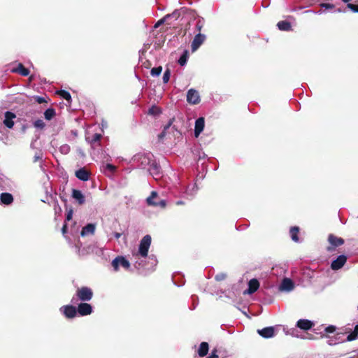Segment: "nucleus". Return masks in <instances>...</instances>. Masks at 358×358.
Instances as JSON below:
<instances>
[{
	"label": "nucleus",
	"mask_w": 358,
	"mask_h": 358,
	"mask_svg": "<svg viewBox=\"0 0 358 358\" xmlns=\"http://www.w3.org/2000/svg\"><path fill=\"white\" fill-rule=\"evenodd\" d=\"M151 236L145 235L141 240L138 249L133 252L134 266L137 269L153 270L157 266V259L154 255H148V250L151 245Z\"/></svg>",
	"instance_id": "obj_1"
},
{
	"label": "nucleus",
	"mask_w": 358,
	"mask_h": 358,
	"mask_svg": "<svg viewBox=\"0 0 358 358\" xmlns=\"http://www.w3.org/2000/svg\"><path fill=\"white\" fill-rule=\"evenodd\" d=\"M344 336L343 333H337L334 336H328L327 343L329 345H334L336 344L343 342L344 341H352L358 338V324L354 327V330L351 331L348 336L346 339L343 338Z\"/></svg>",
	"instance_id": "obj_2"
},
{
	"label": "nucleus",
	"mask_w": 358,
	"mask_h": 358,
	"mask_svg": "<svg viewBox=\"0 0 358 358\" xmlns=\"http://www.w3.org/2000/svg\"><path fill=\"white\" fill-rule=\"evenodd\" d=\"M93 297V292L89 287H81L77 289L76 294L72 297L71 302L76 304L78 301H90Z\"/></svg>",
	"instance_id": "obj_3"
},
{
	"label": "nucleus",
	"mask_w": 358,
	"mask_h": 358,
	"mask_svg": "<svg viewBox=\"0 0 358 358\" xmlns=\"http://www.w3.org/2000/svg\"><path fill=\"white\" fill-rule=\"evenodd\" d=\"M152 157L151 153H138L132 157L131 162L138 168L145 169L152 163Z\"/></svg>",
	"instance_id": "obj_4"
},
{
	"label": "nucleus",
	"mask_w": 358,
	"mask_h": 358,
	"mask_svg": "<svg viewBox=\"0 0 358 358\" xmlns=\"http://www.w3.org/2000/svg\"><path fill=\"white\" fill-rule=\"evenodd\" d=\"M111 265L113 268L114 271L117 272L120 269V266L129 270L130 268L129 262L123 256L116 257L111 262Z\"/></svg>",
	"instance_id": "obj_5"
},
{
	"label": "nucleus",
	"mask_w": 358,
	"mask_h": 358,
	"mask_svg": "<svg viewBox=\"0 0 358 358\" xmlns=\"http://www.w3.org/2000/svg\"><path fill=\"white\" fill-rule=\"evenodd\" d=\"M158 196V194L156 191H152L150 194V195L147 198L146 202L148 206H159L162 208H165L166 205V201L164 199H161L159 201H155L154 199H155Z\"/></svg>",
	"instance_id": "obj_6"
},
{
	"label": "nucleus",
	"mask_w": 358,
	"mask_h": 358,
	"mask_svg": "<svg viewBox=\"0 0 358 358\" xmlns=\"http://www.w3.org/2000/svg\"><path fill=\"white\" fill-rule=\"evenodd\" d=\"M102 138V135L101 134H94L92 136L90 134H87L85 136L86 141L90 144L91 148L94 149L96 146H100V140Z\"/></svg>",
	"instance_id": "obj_7"
},
{
	"label": "nucleus",
	"mask_w": 358,
	"mask_h": 358,
	"mask_svg": "<svg viewBox=\"0 0 358 358\" xmlns=\"http://www.w3.org/2000/svg\"><path fill=\"white\" fill-rule=\"evenodd\" d=\"M60 311L68 319L74 318L77 315V308L73 305H66L60 308Z\"/></svg>",
	"instance_id": "obj_8"
},
{
	"label": "nucleus",
	"mask_w": 358,
	"mask_h": 358,
	"mask_svg": "<svg viewBox=\"0 0 358 358\" xmlns=\"http://www.w3.org/2000/svg\"><path fill=\"white\" fill-rule=\"evenodd\" d=\"M201 101L200 95L198 91L194 89H190L187 93V101L193 105L198 104Z\"/></svg>",
	"instance_id": "obj_9"
},
{
	"label": "nucleus",
	"mask_w": 358,
	"mask_h": 358,
	"mask_svg": "<svg viewBox=\"0 0 358 358\" xmlns=\"http://www.w3.org/2000/svg\"><path fill=\"white\" fill-rule=\"evenodd\" d=\"M93 312L92 306L87 303L83 302L78 304L77 313L80 316H86L90 315Z\"/></svg>",
	"instance_id": "obj_10"
},
{
	"label": "nucleus",
	"mask_w": 358,
	"mask_h": 358,
	"mask_svg": "<svg viewBox=\"0 0 358 358\" xmlns=\"http://www.w3.org/2000/svg\"><path fill=\"white\" fill-rule=\"evenodd\" d=\"M328 241L331 246L327 248V250L331 252L334 248L338 247L344 243V240L342 238H338L334 234H329L328 236Z\"/></svg>",
	"instance_id": "obj_11"
},
{
	"label": "nucleus",
	"mask_w": 358,
	"mask_h": 358,
	"mask_svg": "<svg viewBox=\"0 0 358 358\" xmlns=\"http://www.w3.org/2000/svg\"><path fill=\"white\" fill-rule=\"evenodd\" d=\"M347 262V257L345 255H341L337 258L332 261L331 268L334 271H337L341 268Z\"/></svg>",
	"instance_id": "obj_12"
},
{
	"label": "nucleus",
	"mask_w": 358,
	"mask_h": 358,
	"mask_svg": "<svg viewBox=\"0 0 358 358\" xmlns=\"http://www.w3.org/2000/svg\"><path fill=\"white\" fill-rule=\"evenodd\" d=\"M206 36L204 34L201 33L196 34L191 44L192 50L193 52L196 51L204 42Z\"/></svg>",
	"instance_id": "obj_13"
},
{
	"label": "nucleus",
	"mask_w": 358,
	"mask_h": 358,
	"mask_svg": "<svg viewBox=\"0 0 358 358\" xmlns=\"http://www.w3.org/2000/svg\"><path fill=\"white\" fill-rule=\"evenodd\" d=\"M148 171L155 180H158L161 177V167L155 162L150 164Z\"/></svg>",
	"instance_id": "obj_14"
},
{
	"label": "nucleus",
	"mask_w": 358,
	"mask_h": 358,
	"mask_svg": "<svg viewBox=\"0 0 358 358\" xmlns=\"http://www.w3.org/2000/svg\"><path fill=\"white\" fill-rule=\"evenodd\" d=\"M294 284L293 281L290 278H283V280H282V282L279 287V289L280 291H284V292H287L292 291L294 289Z\"/></svg>",
	"instance_id": "obj_15"
},
{
	"label": "nucleus",
	"mask_w": 358,
	"mask_h": 358,
	"mask_svg": "<svg viewBox=\"0 0 358 358\" xmlns=\"http://www.w3.org/2000/svg\"><path fill=\"white\" fill-rule=\"evenodd\" d=\"M205 127V119L203 117H200L195 121L194 124V136L198 138L201 133L203 131Z\"/></svg>",
	"instance_id": "obj_16"
},
{
	"label": "nucleus",
	"mask_w": 358,
	"mask_h": 358,
	"mask_svg": "<svg viewBox=\"0 0 358 358\" xmlns=\"http://www.w3.org/2000/svg\"><path fill=\"white\" fill-rule=\"evenodd\" d=\"M314 326V322L306 319H300L297 321L296 327L300 329L308 331Z\"/></svg>",
	"instance_id": "obj_17"
},
{
	"label": "nucleus",
	"mask_w": 358,
	"mask_h": 358,
	"mask_svg": "<svg viewBox=\"0 0 358 358\" xmlns=\"http://www.w3.org/2000/svg\"><path fill=\"white\" fill-rule=\"evenodd\" d=\"M257 333L263 338H270L275 336V327H267L262 329H258Z\"/></svg>",
	"instance_id": "obj_18"
},
{
	"label": "nucleus",
	"mask_w": 358,
	"mask_h": 358,
	"mask_svg": "<svg viewBox=\"0 0 358 358\" xmlns=\"http://www.w3.org/2000/svg\"><path fill=\"white\" fill-rule=\"evenodd\" d=\"M199 189V187L196 185V183H194L193 185H189L184 192L185 197L188 199H192L195 194H196L197 191Z\"/></svg>",
	"instance_id": "obj_19"
},
{
	"label": "nucleus",
	"mask_w": 358,
	"mask_h": 358,
	"mask_svg": "<svg viewBox=\"0 0 358 358\" xmlns=\"http://www.w3.org/2000/svg\"><path fill=\"white\" fill-rule=\"evenodd\" d=\"M4 117L3 124L5 126L9 129L13 128L14 126L13 119L16 117L15 114L10 111H6L4 115Z\"/></svg>",
	"instance_id": "obj_20"
},
{
	"label": "nucleus",
	"mask_w": 358,
	"mask_h": 358,
	"mask_svg": "<svg viewBox=\"0 0 358 358\" xmlns=\"http://www.w3.org/2000/svg\"><path fill=\"white\" fill-rule=\"evenodd\" d=\"M259 287V281L255 279L252 278L248 282V288L244 291V294H252L255 293Z\"/></svg>",
	"instance_id": "obj_21"
},
{
	"label": "nucleus",
	"mask_w": 358,
	"mask_h": 358,
	"mask_svg": "<svg viewBox=\"0 0 358 358\" xmlns=\"http://www.w3.org/2000/svg\"><path fill=\"white\" fill-rule=\"evenodd\" d=\"M76 176L82 181H87L90 179V173L85 168H80L75 173Z\"/></svg>",
	"instance_id": "obj_22"
},
{
	"label": "nucleus",
	"mask_w": 358,
	"mask_h": 358,
	"mask_svg": "<svg viewBox=\"0 0 358 358\" xmlns=\"http://www.w3.org/2000/svg\"><path fill=\"white\" fill-rule=\"evenodd\" d=\"M72 198L75 199L79 205L83 204L85 201V196L79 189H72Z\"/></svg>",
	"instance_id": "obj_23"
},
{
	"label": "nucleus",
	"mask_w": 358,
	"mask_h": 358,
	"mask_svg": "<svg viewBox=\"0 0 358 358\" xmlns=\"http://www.w3.org/2000/svg\"><path fill=\"white\" fill-rule=\"evenodd\" d=\"M96 225L95 224L90 223L85 226L81 231L80 235L82 236H86L88 235H93L95 232Z\"/></svg>",
	"instance_id": "obj_24"
},
{
	"label": "nucleus",
	"mask_w": 358,
	"mask_h": 358,
	"mask_svg": "<svg viewBox=\"0 0 358 358\" xmlns=\"http://www.w3.org/2000/svg\"><path fill=\"white\" fill-rule=\"evenodd\" d=\"M13 201V196L8 192L1 193L0 194V203L3 205H10Z\"/></svg>",
	"instance_id": "obj_25"
},
{
	"label": "nucleus",
	"mask_w": 358,
	"mask_h": 358,
	"mask_svg": "<svg viewBox=\"0 0 358 358\" xmlns=\"http://www.w3.org/2000/svg\"><path fill=\"white\" fill-rule=\"evenodd\" d=\"M13 73H17L23 76H27L29 74V70L24 66L22 63H19L16 68L11 70Z\"/></svg>",
	"instance_id": "obj_26"
},
{
	"label": "nucleus",
	"mask_w": 358,
	"mask_h": 358,
	"mask_svg": "<svg viewBox=\"0 0 358 358\" xmlns=\"http://www.w3.org/2000/svg\"><path fill=\"white\" fill-rule=\"evenodd\" d=\"M209 349L208 343L206 342H202L199 348L198 354L200 357H204L208 354Z\"/></svg>",
	"instance_id": "obj_27"
},
{
	"label": "nucleus",
	"mask_w": 358,
	"mask_h": 358,
	"mask_svg": "<svg viewBox=\"0 0 358 358\" xmlns=\"http://www.w3.org/2000/svg\"><path fill=\"white\" fill-rule=\"evenodd\" d=\"M299 231V228L298 227H292L289 229V234L291 238L293 241L298 243L299 241V238L298 236V233Z\"/></svg>",
	"instance_id": "obj_28"
},
{
	"label": "nucleus",
	"mask_w": 358,
	"mask_h": 358,
	"mask_svg": "<svg viewBox=\"0 0 358 358\" xmlns=\"http://www.w3.org/2000/svg\"><path fill=\"white\" fill-rule=\"evenodd\" d=\"M277 27L281 31H289L292 29L291 24L285 20L278 22Z\"/></svg>",
	"instance_id": "obj_29"
},
{
	"label": "nucleus",
	"mask_w": 358,
	"mask_h": 358,
	"mask_svg": "<svg viewBox=\"0 0 358 358\" xmlns=\"http://www.w3.org/2000/svg\"><path fill=\"white\" fill-rule=\"evenodd\" d=\"M55 110L52 108L46 109L44 112V117L47 120H52L55 115Z\"/></svg>",
	"instance_id": "obj_30"
},
{
	"label": "nucleus",
	"mask_w": 358,
	"mask_h": 358,
	"mask_svg": "<svg viewBox=\"0 0 358 358\" xmlns=\"http://www.w3.org/2000/svg\"><path fill=\"white\" fill-rule=\"evenodd\" d=\"M57 94H59L62 98L66 100L68 102H71V96L70 93L66 90H58L57 91Z\"/></svg>",
	"instance_id": "obj_31"
},
{
	"label": "nucleus",
	"mask_w": 358,
	"mask_h": 358,
	"mask_svg": "<svg viewBox=\"0 0 358 358\" xmlns=\"http://www.w3.org/2000/svg\"><path fill=\"white\" fill-rule=\"evenodd\" d=\"M187 58H188V56H187V52L185 51L182 53V55L180 57L179 59H178V64L180 65V66H185L187 63Z\"/></svg>",
	"instance_id": "obj_32"
},
{
	"label": "nucleus",
	"mask_w": 358,
	"mask_h": 358,
	"mask_svg": "<svg viewBox=\"0 0 358 358\" xmlns=\"http://www.w3.org/2000/svg\"><path fill=\"white\" fill-rule=\"evenodd\" d=\"M162 71V67L159 66L152 68L150 71V74L152 76H158L161 74Z\"/></svg>",
	"instance_id": "obj_33"
},
{
	"label": "nucleus",
	"mask_w": 358,
	"mask_h": 358,
	"mask_svg": "<svg viewBox=\"0 0 358 358\" xmlns=\"http://www.w3.org/2000/svg\"><path fill=\"white\" fill-rule=\"evenodd\" d=\"M34 126L37 129H43L45 124L43 120L38 119L34 122Z\"/></svg>",
	"instance_id": "obj_34"
},
{
	"label": "nucleus",
	"mask_w": 358,
	"mask_h": 358,
	"mask_svg": "<svg viewBox=\"0 0 358 358\" xmlns=\"http://www.w3.org/2000/svg\"><path fill=\"white\" fill-rule=\"evenodd\" d=\"M105 171H108L110 173H113L116 171V167L111 164H106L103 166Z\"/></svg>",
	"instance_id": "obj_35"
},
{
	"label": "nucleus",
	"mask_w": 358,
	"mask_h": 358,
	"mask_svg": "<svg viewBox=\"0 0 358 358\" xmlns=\"http://www.w3.org/2000/svg\"><path fill=\"white\" fill-rule=\"evenodd\" d=\"M180 15V13L178 10H174L172 13L168 14L166 15V19L169 18H175L176 20L178 19Z\"/></svg>",
	"instance_id": "obj_36"
},
{
	"label": "nucleus",
	"mask_w": 358,
	"mask_h": 358,
	"mask_svg": "<svg viewBox=\"0 0 358 358\" xmlns=\"http://www.w3.org/2000/svg\"><path fill=\"white\" fill-rule=\"evenodd\" d=\"M170 76H171V71L169 69H167L164 73V75H163V83H167L170 79Z\"/></svg>",
	"instance_id": "obj_37"
},
{
	"label": "nucleus",
	"mask_w": 358,
	"mask_h": 358,
	"mask_svg": "<svg viewBox=\"0 0 358 358\" xmlns=\"http://www.w3.org/2000/svg\"><path fill=\"white\" fill-rule=\"evenodd\" d=\"M192 307L190 308L191 310H194L196 308L199 303V298L198 296L195 295L192 296Z\"/></svg>",
	"instance_id": "obj_38"
},
{
	"label": "nucleus",
	"mask_w": 358,
	"mask_h": 358,
	"mask_svg": "<svg viewBox=\"0 0 358 358\" xmlns=\"http://www.w3.org/2000/svg\"><path fill=\"white\" fill-rule=\"evenodd\" d=\"M347 7L350 9L353 13H358V4L355 5L351 3H348L347 4Z\"/></svg>",
	"instance_id": "obj_39"
},
{
	"label": "nucleus",
	"mask_w": 358,
	"mask_h": 358,
	"mask_svg": "<svg viewBox=\"0 0 358 358\" xmlns=\"http://www.w3.org/2000/svg\"><path fill=\"white\" fill-rule=\"evenodd\" d=\"M172 124V121H169V122L164 127V129L162 131V132L159 135V137L161 138L162 137H164L166 134V131L170 127V126Z\"/></svg>",
	"instance_id": "obj_40"
},
{
	"label": "nucleus",
	"mask_w": 358,
	"mask_h": 358,
	"mask_svg": "<svg viewBox=\"0 0 358 358\" xmlns=\"http://www.w3.org/2000/svg\"><path fill=\"white\" fill-rule=\"evenodd\" d=\"M336 327L334 325H329L325 328V332L328 334H332L336 331Z\"/></svg>",
	"instance_id": "obj_41"
},
{
	"label": "nucleus",
	"mask_w": 358,
	"mask_h": 358,
	"mask_svg": "<svg viewBox=\"0 0 358 358\" xmlns=\"http://www.w3.org/2000/svg\"><path fill=\"white\" fill-rule=\"evenodd\" d=\"M203 19H199V20L196 22V29L198 31H200L203 27Z\"/></svg>",
	"instance_id": "obj_42"
},
{
	"label": "nucleus",
	"mask_w": 358,
	"mask_h": 358,
	"mask_svg": "<svg viewBox=\"0 0 358 358\" xmlns=\"http://www.w3.org/2000/svg\"><path fill=\"white\" fill-rule=\"evenodd\" d=\"M226 278V274L224 273H218L215 276V279L217 280V281H222L223 280H224Z\"/></svg>",
	"instance_id": "obj_43"
},
{
	"label": "nucleus",
	"mask_w": 358,
	"mask_h": 358,
	"mask_svg": "<svg viewBox=\"0 0 358 358\" xmlns=\"http://www.w3.org/2000/svg\"><path fill=\"white\" fill-rule=\"evenodd\" d=\"M60 150L64 154H67L70 150V147L68 145H64L60 148Z\"/></svg>",
	"instance_id": "obj_44"
},
{
	"label": "nucleus",
	"mask_w": 358,
	"mask_h": 358,
	"mask_svg": "<svg viewBox=\"0 0 358 358\" xmlns=\"http://www.w3.org/2000/svg\"><path fill=\"white\" fill-rule=\"evenodd\" d=\"M320 6L322 8H324L325 9H330L334 8V5L329 3H322L320 4Z\"/></svg>",
	"instance_id": "obj_45"
},
{
	"label": "nucleus",
	"mask_w": 358,
	"mask_h": 358,
	"mask_svg": "<svg viewBox=\"0 0 358 358\" xmlns=\"http://www.w3.org/2000/svg\"><path fill=\"white\" fill-rule=\"evenodd\" d=\"M149 113L152 115H156L157 113H159V111L157 107L152 106L149 109Z\"/></svg>",
	"instance_id": "obj_46"
},
{
	"label": "nucleus",
	"mask_w": 358,
	"mask_h": 358,
	"mask_svg": "<svg viewBox=\"0 0 358 358\" xmlns=\"http://www.w3.org/2000/svg\"><path fill=\"white\" fill-rule=\"evenodd\" d=\"M35 100L37 103H45L46 102V100L44 97L43 96H36L35 97Z\"/></svg>",
	"instance_id": "obj_47"
},
{
	"label": "nucleus",
	"mask_w": 358,
	"mask_h": 358,
	"mask_svg": "<svg viewBox=\"0 0 358 358\" xmlns=\"http://www.w3.org/2000/svg\"><path fill=\"white\" fill-rule=\"evenodd\" d=\"M166 16L162 18V19H160L155 25V27L157 28L158 27L159 25L162 24L166 20Z\"/></svg>",
	"instance_id": "obj_48"
},
{
	"label": "nucleus",
	"mask_w": 358,
	"mask_h": 358,
	"mask_svg": "<svg viewBox=\"0 0 358 358\" xmlns=\"http://www.w3.org/2000/svg\"><path fill=\"white\" fill-rule=\"evenodd\" d=\"M72 216H73V210H70L69 211H68V213L66 214V221L71 220L72 219Z\"/></svg>",
	"instance_id": "obj_49"
},
{
	"label": "nucleus",
	"mask_w": 358,
	"mask_h": 358,
	"mask_svg": "<svg viewBox=\"0 0 358 358\" xmlns=\"http://www.w3.org/2000/svg\"><path fill=\"white\" fill-rule=\"evenodd\" d=\"M207 358H218V355H217V350H213L211 354Z\"/></svg>",
	"instance_id": "obj_50"
},
{
	"label": "nucleus",
	"mask_w": 358,
	"mask_h": 358,
	"mask_svg": "<svg viewBox=\"0 0 358 358\" xmlns=\"http://www.w3.org/2000/svg\"><path fill=\"white\" fill-rule=\"evenodd\" d=\"M305 13H313L317 14V15H320V14L322 13V10H319L317 11L314 12V11H313L311 10H306Z\"/></svg>",
	"instance_id": "obj_51"
},
{
	"label": "nucleus",
	"mask_w": 358,
	"mask_h": 358,
	"mask_svg": "<svg viewBox=\"0 0 358 358\" xmlns=\"http://www.w3.org/2000/svg\"><path fill=\"white\" fill-rule=\"evenodd\" d=\"M113 236H114V237H115L116 239H118V238H120L121 237L122 234H121V233H119V232H115V233L113 234Z\"/></svg>",
	"instance_id": "obj_52"
},
{
	"label": "nucleus",
	"mask_w": 358,
	"mask_h": 358,
	"mask_svg": "<svg viewBox=\"0 0 358 358\" xmlns=\"http://www.w3.org/2000/svg\"><path fill=\"white\" fill-rule=\"evenodd\" d=\"M76 248L77 252L78 253L79 255H83V253L80 251V245H76Z\"/></svg>",
	"instance_id": "obj_53"
},
{
	"label": "nucleus",
	"mask_w": 358,
	"mask_h": 358,
	"mask_svg": "<svg viewBox=\"0 0 358 358\" xmlns=\"http://www.w3.org/2000/svg\"><path fill=\"white\" fill-rule=\"evenodd\" d=\"M41 157L39 156V155H36L34 157V162H37L38 159H40Z\"/></svg>",
	"instance_id": "obj_54"
},
{
	"label": "nucleus",
	"mask_w": 358,
	"mask_h": 358,
	"mask_svg": "<svg viewBox=\"0 0 358 358\" xmlns=\"http://www.w3.org/2000/svg\"><path fill=\"white\" fill-rule=\"evenodd\" d=\"M66 228H67L66 224H64V226L62 227V233H63L64 234L66 233Z\"/></svg>",
	"instance_id": "obj_55"
},
{
	"label": "nucleus",
	"mask_w": 358,
	"mask_h": 358,
	"mask_svg": "<svg viewBox=\"0 0 358 358\" xmlns=\"http://www.w3.org/2000/svg\"><path fill=\"white\" fill-rule=\"evenodd\" d=\"M184 204V202L182 200H179L176 201V205H182Z\"/></svg>",
	"instance_id": "obj_56"
},
{
	"label": "nucleus",
	"mask_w": 358,
	"mask_h": 358,
	"mask_svg": "<svg viewBox=\"0 0 358 358\" xmlns=\"http://www.w3.org/2000/svg\"><path fill=\"white\" fill-rule=\"evenodd\" d=\"M110 158V155H106V156L104 157V159L106 160H108Z\"/></svg>",
	"instance_id": "obj_57"
},
{
	"label": "nucleus",
	"mask_w": 358,
	"mask_h": 358,
	"mask_svg": "<svg viewBox=\"0 0 358 358\" xmlns=\"http://www.w3.org/2000/svg\"><path fill=\"white\" fill-rule=\"evenodd\" d=\"M344 3H349L351 0H342Z\"/></svg>",
	"instance_id": "obj_58"
},
{
	"label": "nucleus",
	"mask_w": 358,
	"mask_h": 358,
	"mask_svg": "<svg viewBox=\"0 0 358 358\" xmlns=\"http://www.w3.org/2000/svg\"><path fill=\"white\" fill-rule=\"evenodd\" d=\"M337 11H338V12H341V10L340 8H338V9L337 10Z\"/></svg>",
	"instance_id": "obj_59"
},
{
	"label": "nucleus",
	"mask_w": 358,
	"mask_h": 358,
	"mask_svg": "<svg viewBox=\"0 0 358 358\" xmlns=\"http://www.w3.org/2000/svg\"><path fill=\"white\" fill-rule=\"evenodd\" d=\"M357 310H358V306H357Z\"/></svg>",
	"instance_id": "obj_60"
}]
</instances>
